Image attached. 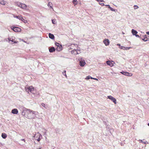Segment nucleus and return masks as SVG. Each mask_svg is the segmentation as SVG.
<instances>
[{"label": "nucleus", "instance_id": "obj_12", "mask_svg": "<svg viewBox=\"0 0 149 149\" xmlns=\"http://www.w3.org/2000/svg\"><path fill=\"white\" fill-rule=\"evenodd\" d=\"M112 62H113L112 61H106V63L108 65L111 67L113 66V64L112 63Z\"/></svg>", "mask_w": 149, "mask_h": 149}, {"label": "nucleus", "instance_id": "obj_23", "mask_svg": "<svg viewBox=\"0 0 149 149\" xmlns=\"http://www.w3.org/2000/svg\"><path fill=\"white\" fill-rule=\"evenodd\" d=\"M22 4L21 3L19 2H17L15 3V5L17 6L18 7H20L21 4Z\"/></svg>", "mask_w": 149, "mask_h": 149}, {"label": "nucleus", "instance_id": "obj_33", "mask_svg": "<svg viewBox=\"0 0 149 149\" xmlns=\"http://www.w3.org/2000/svg\"><path fill=\"white\" fill-rule=\"evenodd\" d=\"M55 45L57 46V47L58 46H60L61 45L60 44L57 42L55 43Z\"/></svg>", "mask_w": 149, "mask_h": 149}, {"label": "nucleus", "instance_id": "obj_44", "mask_svg": "<svg viewBox=\"0 0 149 149\" xmlns=\"http://www.w3.org/2000/svg\"><path fill=\"white\" fill-rule=\"evenodd\" d=\"M2 145H2V143L0 142V146H1Z\"/></svg>", "mask_w": 149, "mask_h": 149}, {"label": "nucleus", "instance_id": "obj_42", "mask_svg": "<svg viewBox=\"0 0 149 149\" xmlns=\"http://www.w3.org/2000/svg\"><path fill=\"white\" fill-rule=\"evenodd\" d=\"M146 33L147 34L149 35V31L146 32Z\"/></svg>", "mask_w": 149, "mask_h": 149}, {"label": "nucleus", "instance_id": "obj_52", "mask_svg": "<svg viewBox=\"0 0 149 149\" xmlns=\"http://www.w3.org/2000/svg\"><path fill=\"white\" fill-rule=\"evenodd\" d=\"M38 149H41V148H39Z\"/></svg>", "mask_w": 149, "mask_h": 149}, {"label": "nucleus", "instance_id": "obj_16", "mask_svg": "<svg viewBox=\"0 0 149 149\" xmlns=\"http://www.w3.org/2000/svg\"><path fill=\"white\" fill-rule=\"evenodd\" d=\"M132 33L133 35H135L138 33L135 30H134L132 29Z\"/></svg>", "mask_w": 149, "mask_h": 149}, {"label": "nucleus", "instance_id": "obj_17", "mask_svg": "<svg viewBox=\"0 0 149 149\" xmlns=\"http://www.w3.org/2000/svg\"><path fill=\"white\" fill-rule=\"evenodd\" d=\"M22 15L17 16V15H14L13 16V17L14 18H16L17 19H18L20 20L21 19H22Z\"/></svg>", "mask_w": 149, "mask_h": 149}, {"label": "nucleus", "instance_id": "obj_36", "mask_svg": "<svg viewBox=\"0 0 149 149\" xmlns=\"http://www.w3.org/2000/svg\"><path fill=\"white\" fill-rule=\"evenodd\" d=\"M41 105L43 107H45V104L43 103H42L41 104Z\"/></svg>", "mask_w": 149, "mask_h": 149}, {"label": "nucleus", "instance_id": "obj_40", "mask_svg": "<svg viewBox=\"0 0 149 149\" xmlns=\"http://www.w3.org/2000/svg\"><path fill=\"white\" fill-rule=\"evenodd\" d=\"M21 140H22V141H23L24 142H25V139H21Z\"/></svg>", "mask_w": 149, "mask_h": 149}, {"label": "nucleus", "instance_id": "obj_38", "mask_svg": "<svg viewBox=\"0 0 149 149\" xmlns=\"http://www.w3.org/2000/svg\"><path fill=\"white\" fill-rule=\"evenodd\" d=\"M100 4L102 6H104V3H100Z\"/></svg>", "mask_w": 149, "mask_h": 149}, {"label": "nucleus", "instance_id": "obj_26", "mask_svg": "<svg viewBox=\"0 0 149 149\" xmlns=\"http://www.w3.org/2000/svg\"><path fill=\"white\" fill-rule=\"evenodd\" d=\"M144 36H145V38H142V40L145 42L147 41L148 40H147L145 39V38H146V37H147V35H145Z\"/></svg>", "mask_w": 149, "mask_h": 149}, {"label": "nucleus", "instance_id": "obj_37", "mask_svg": "<svg viewBox=\"0 0 149 149\" xmlns=\"http://www.w3.org/2000/svg\"><path fill=\"white\" fill-rule=\"evenodd\" d=\"M135 36L137 37H139V38L140 37L138 35H137V34H136V35H135Z\"/></svg>", "mask_w": 149, "mask_h": 149}, {"label": "nucleus", "instance_id": "obj_34", "mask_svg": "<svg viewBox=\"0 0 149 149\" xmlns=\"http://www.w3.org/2000/svg\"><path fill=\"white\" fill-rule=\"evenodd\" d=\"M90 77H91V76H87L86 77V79H87V80H88V79H90Z\"/></svg>", "mask_w": 149, "mask_h": 149}, {"label": "nucleus", "instance_id": "obj_45", "mask_svg": "<svg viewBox=\"0 0 149 149\" xmlns=\"http://www.w3.org/2000/svg\"><path fill=\"white\" fill-rule=\"evenodd\" d=\"M131 48V47H128V50L129 49Z\"/></svg>", "mask_w": 149, "mask_h": 149}, {"label": "nucleus", "instance_id": "obj_29", "mask_svg": "<svg viewBox=\"0 0 149 149\" xmlns=\"http://www.w3.org/2000/svg\"><path fill=\"white\" fill-rule=\"evenodd\" d=\"M119 48L121 49H123V50H125V47L123 46H120V47H119Z\"/></svg>", "mask_w": 149, "mask_h": 149}, {"label": "nucleus", "instance_id": "obj_53", "mask_svg": "<svg viewBox=\"0 0 149 149\" xmlns=\"http://www.w3.org/2000/svg\"><path fill=\"white\" fill-rule=\"evenodd\" d=\"M38 95H39V94L38 93Z\"/></svg>", "mask_w": 149, "mask_h": 149}, {"label": "nucleus", "instance_id": "obj_49", "mask_svg": "<svg viewBox=\"0 0 149 149\" xmlns=\"http://www.w3.org/2000/svg\"><path fill=\"white\" fill-rule=\"evenodd\" d=\"M109 5H106V6H108V7H109Z\"/></svg>", "mask_w": 149, "mask_h": 149}, {"label": "nucleus", "instance_id": "obj_4", "mask_svg": "<svg viewBox=\"0 0 149 149\" xmlns=\"http://www.w3.org/2000/svg\"><path fill=\"white\" fill-rule=\"evenodd\" d=\"M42 136L41 134L38 132L35 134H34V136H33L34 139L35 140H37L38 141H40V138Z\"/></svg>", "mask_w": 149, "mask_h": 149}, {"label": "nucleus", "instance_id": "obj_22", "mask_svg": "<svg viewBox=\"0 0 149 149\" xmlns=\"http://www.w3.org/2000/svg\"><path fill=\"white\" fill-rule=\"evenodd\" d=\"M6 2L4 1L3 0H0V4L2 5H5L6 4Z\"/></svg>", "mask_w": 149, "mask_h": 149}, {"label": "nucleus", "instance_id": "obj_11", "mask_svg": "<svg viewBox=\"0 0 149 149\" xmlns=\"http://www.w3.org/2000/svg\"><path fill=\"white\" fill-rule=\"evenodd\" d=\"M27 110L26 108H24L23 109V111L21 112V113L25 117V116H27V114L26 113V111Z\"/></svg>", "mask_w": 149, "mask_h": 149}, {"label": "nucleus", "instance_id": "obj_7", "mask_svg": "<svg viewBox=\"0 0 149 149\" xmlns=\"http://www.w3.org/2000/svg\"><path fill=\"white\" fill-rule=\"evenodd\" d=\"M11 28L15 32H17L20 31L21 29L20 28L17 27H15L14 26H12Z\"/></svg>", "mask_w": 149, "mask_h": 149}, {"label": "nucleus", "instance_id": "obj_30", "mask_svg": "<svg viewBox=\"0 0 149 149\" xmlns=\"http://www.w3.org/2000/svg\"><path fill=\"white\" fill-rule=\"evenodd\" d=\"M134 9H136L139 8V7L136 5H135L134 6Z\"/></svg>", "mask_w": 149, "mask_h": 149}, {"label": "nucleus", "instance_id": "obj_10", "mask_svg": "<svg viewBox=\"0 0 149 149\" xmlns=\"http://www.w3.org/2000/svg\"><path fill=\"white\" fill-rule=\"evenodd\" d=\"M103 42L105 45H108L109 44V41L108 39H105L103 40Z\"/></svg>", "mask_w": 149, "mask_h": 149}, {"label": "nucleus", "instance_id": "obj_8", "mask_svg": "<svg viewBox=\"0 0 149 149\" xmlns=\"http://www.w3.org/2000/svg\"><path fill=\"white\" fill-rule=\"evenodd\" d=\"M107 98L112 101L115 104H116V99L113 96L111 95L108 96Z\"/></svg>", "mask_w": 149, "mask_h": 149}, {"label": "nucleus", "instance_id": "obj_48", "mask_svg": "<svg viewBox=\"0 0 149 149\" xmlns=\"http://www.w3.org/2000/svg\"><path fill=\"white\" fill-rule=\"evenodd\" d=\"M90 78H91L90 79H93V78H93L92 77H91V76L90 77Z\"/></svg>", "mask_w": 149, "mask_h": 149}, {"label": "nucleus", "instance_id": "obj_51", "mask_svg": "<svg viewBox=\"0 0 149 149\" xmlns=\"http://www.w3.org/2000/svg\"><path fill=\"white\" fill-rule=\"evenodd\" d=\"M148 126H149V123H148Z\"/></svg>", "mask_w": 149, "mask_h": 149}, {"label": "nucleus", "instance_id": "obj_28", "mask_svg": "<svg viewBox=\"0 0 149 149\" xmlns=\"http://www.w3.org/2000/svg\"><path fill=\"white\" fill-rule=\"evenodd\" d=\"M56 20L55 19L52 20V23L53 24H56Z\"/></svg>", "mask_w": 149, "mask_h": 149}, {"label": "nucleus", "instance_id": "obj_31", "mask_svg": "<svg viewBox=\"0 0 149 149\" xmlns=\"http://www.w3.org/2000/svg\"><path fill=\"white\" fill-rule=\"evenodd\" d=\"M108 8L110 9L112 11H115V10L111 7L110 6H109Z\"/></svg>", "mask_w": 149, "mask_h": 149}, {"label": "nucleus", "instance_id": "obj_3", "mask_svg": "<svg viewBox=\"0 0 149 149\" xmlns=\"http://www.w3.org/2000/svg\"><path fill=\"white\" fill-rule=\"evenodd\" d=\"M71 54L74 55L79 54L80 53V48H77V49H75L72 50L71 51Z\"/></svg>", "mask_w": 149, "mask_h": 149}, {"label": "nucleus", "instance_id": "obj_43", "mask_svg": "<svg viewBox=\"0 0 149 149\" xmlns=\"http://www.w3.org/2000/svg\"><path fill=\"white\" fill-rule=\"evenodd\" d=\"M93 79H94L95 80H97V81L98 80L96 78H94Z\"/></svg>", "mask_w": 149, "mask_h": 149}, {"label": "nucleus", "instance_id": "obj_41", "mask_svg": "<svg viewBox=\"0 0 149 149\" xmlns=\"http://www.w3.org/2000/svg\"><path fill=\"white\" fill-rule=\"evenodd\" d=\"M50 2H49V3L48 4V5H47V6H48V7L49 6H50Z\"/></svg>", "mask_w": 149, "mask_h": 149}, {"label": "nucleus", "instance_id": "obj_19", "mask_svg": "<svg viewBox=\"0 0 149 149\" xmlns=\"http://www.w3.org/2000/svg\"><path fill=\"white\" fill-rule=\"evenodd\" d=\"M62 49V46H58L56 48V50L58 51H60Z\"/></svg>", "mask_w": 149, "mask_h": 149}, {"label": "nucleus", "instance_id": "obj_21", "mask_svg": "<svg viewBox=\"0 0 149 149\" xmlns=\"http://www.w3.org/2000/svg\"><path fill=\"white\" fill-rule=\"evenodd\" d=\"M1 136L3 139H5L7 137L6 134L4 133H2L1 134Z\"/></svg>", "mask_w": 149, "mask_h": 149}, {"label": "nucleus", "instance_id": "obj_25", "mask_svg": "<svg viewBox=\"0 0 149 149\" xmlns=\"http://www.w3.org/2000/svg\"><path fill=\"white\" fill-rule=\"evenodd\" d=\"M20 20H21L24 23H26L27 22L26 20H25L22 17V19H21Z\"/></svg>", "mask_w": 149, "mask_h": 149}, {"label": "nucleus", "instance_id": "obj_1", "mask_svg": "<svg viewBox=\"0 0 149 149\" xmlns=\"http://www.w3.org/2000/svg\"><path fill=\"white\" fill-rule=\"evenodd\" d=\"M36 113H37V112L36 111H34L30 109H27L26 111V113L27 114V116H25V117L30 119L34 118L36 116Z\"/></svg>", "mask_w": 149, "mask_h": 149}, {"label": "nucleus", "instance_id": "obj_20", "mask_svg": "<svg viewBox=\"0 0 149 149\" xmlns=\"http://www.w3.org/2000/svg\"><path fill=\"white\" fill-rule=\"evenodd\" d=\"M55 49L54 47H52L49 49V51L50 52H52L55 51Z\"/></svg>", "mask_w": 149, "mask_h": 149}, {"label": "nucleus", "instance_id": "obj_39", "mask_svg": "<svg viewBox=\"0 0 149 149\" xmlns=\"http://www.w3.org/2000/svg\"><path fill=\"white\" fill-rule=\"evenodd\" d=\"M128 50V47H125V50Z\"/></svg>", "mask_w": 149, "mask_h": 149}, {"label": "nucleus", "instance_id": "obj_15", "mask_svg": "<svg viewBox=\"0 0 149 149\" xmlns=\"http://www.w3.org/2000/svg\"><path fill=\"white\" fill-rule=\"evenodd\" d=\"M124 75L127 76H132V74L127 72H125Z\"/></svg>", "mask_w": 149, "mask_h": 149}, {"label": "nucleus", "instance_id": "obj_14", "mask_svg": "<svg viewBox=\"0 0 149 149\" xmlns=\"http://www.w3.org/2000/svg\"><path fill=\"white\" fill-rule=\"evenodd\" d=\"M8 40L9 41V42L10 41H11L13 42L14 43H16L18 42H17L16 41H15L13 39H11V38H8Z\"/></svg>", "mask_w": 149, "mask_h": 149}, {"label": "nucleus", "instance_id": "obj_13", "mask_svg": "<svg viewBox=\"0 0 149 149\" xmlns=\"http://www.w3.org/2000/svg\"><path fill=\"white\" fill-rule=\"evenodd\" d=\"M11 113L14 114H17L18 113V111L16 109H13L11 111Z\"/></svg>", "mask_w": 149, "mask_h": 149}, {"label": "nucleus", "instance_id": "obj_5", "mask_svg": "<svg viewBox=\"0 0 149 149\" xmlns=\"http://www.w3.org/2000/svg\"><path fill=\"white\" fill-rule=\"evenodd\" d=\"M79 61L80 65L81 66H84L86 64L85 60L81 58H79Z\"/></svg>", "mask_w": 149, "mask_h": 149}, {"label": "nucleus", "instance_id": "obj_6", "mask_svg": "<svg viewBox=\"0 0 149 149\" xmlns=\"http://www.w3.org/2000/svg\"><path fill=\"white\" fill-rule=\"evenodd\" d=\"M71 49L74 50L77 49V48H79L77 45L74 44H72L69 46Z\"/></svg>", "mask_w": 149, "mask_h": 149}, {"label": "nucleus", "instance_id": "obj_24", "mask_svg": "<svg viewBox=\"0 0 149 149\" xmlns=\"http://www.w3.org/2000/svg\"><path fill=\"white\" fill-rule=\"evenodd\" d=\"M77 0H73V3L74 4V5H77Z\"/></svg>", "mask_w": 149, "mask_h": 149}, {"label": "nucleus", "instance_id": "obj_27", "mask_svg": "<svg viewBox=\"0 0 149 149\" xmlns=\"http://www.w3.org/2000/svg\"><path fill=\"white\" fill-rule=\"evenodd\" d=\"M139 141H140V142H141V143H144V144H147V143H148L147 141H146V142H144V141H143L141 140H140Z\"/></svg>", "mask_w": 149, "mask_h": 149}, {"label": "nucleus", "instance_id": "obj_18", "mask_svg": "<svg viewBox=\"0 0 149 149\" xmlns=\"http://www.w3.org/2000/svg\"><path fill=\"white\" fill-rule=\"evenodd\" d=\"M49 38L52 39H54V35L53 34H51V33H49Z\"/></svg>", "mask_w": 149, "mask_h": 149}, {"label": "nucleus", "instance_id": "obj_9", "mask_svg": "<svg viewBox=\"0 0 149 149\" xmlns=\"http://www.w3.org/2000/svg\"><path fill=\"white\" fill-rule=\"evenodd\" d=\"M22 9H25L26 10H29V9L27 8V6L25 4L22 3L20 7Z\"/></svg>", "mask_w": 149, "mask_h": 149}, {"label": "nucleus", "instance_id": "obj_46", "mask_svg": "<svg viewBox=\"0 0 149 149\" xmlns=\"http://www.w3.org/2000/svg\"><path fill=\"white\" fill-rule=\"evenodd\" d=\"M117 45H118L119 46V47H120V46H121L120 45V44H118Z\"/></svg>", "mask_w": 149, "mask_h": 149}, {"label": "nucleus", "instance_id": "obj_35", "mask_svg": "<svg viewBox=\"0 0 149 149\" xmlns=\"http://www.w3.org/2000/svg\"><path fill=\"white\" fill-rule=\"evenodd\" d=\"M125 71H122V72H120V73H121V74H123L124 75L125 73Z\"/></svg>", "mask_w": 149, "mask_h": 149}, {"label": "nucleus", "instance_id": "obj_32", "mask_svg": "<svg viewBox=\"0 0 149 149\" xmlns=\"http://www.w3.org/2000/svg\"><path fill=\"white\" fill-rule=\"evenodd\" d=\"M62 74L64 75H65V76L66 77H67V75L66 74V71L65 70H64Z\"/></svg>", "mask_w": 149, "mask_h": 149}, {"label": "nucleus", "instance_id": "obj_2", "mask_svg": "<svg viewBox=\"0 0 149 149\" xmlns=\"http://www.w3.org/2000/svg\"><path fill=\"white\" fill-rule=\"evenodd\" d=\"M25 89L29 93V92H30L32 93L34 96H35V94L36 93V92L35 91L34 88L32 86L25 87Z\"/></svg>", "mask_w": 149, "mask_h": 149}, {"label": "nucleus", "instance_id": "obj_47", "mask_svg": "<svg viewBox=\"0 0 149 149\" xmlns=\"http://www.w3.org/2000/svg\"><path fill=\"white\" fill-rule=\"evenodd\" d=\"M49 7H50V8H52L53 9V8H52V6H49Z\"/></svg>", "mask_w": 149, "mask_h": 149}, {"label": "nucleus", "instance_id": "obj_50", "mask_svg": "<svg viewBox=\"0 0 149 149\" xmlns=\"http://www.w3.org/2000/svg\"><path fill=\"white\" fill-rule=\"evenodd\" d=\"M122 34H124V32H122Z\"/></svg>", "mask_w": 149, "mask_h": 149}]
</instances>
